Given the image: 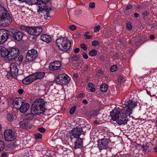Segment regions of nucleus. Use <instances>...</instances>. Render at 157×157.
<instances>
[{
  "instance_id": "obj_15",
  "label": "nucleus",
  "mask_w": 157,
  "mask_h": 157,
  "mask_svg": "<svg viewBox=\"0 0 157 157\" xmlns=\"http://www.w3.org/2000/svg\"><path fill=\"white\" fill-rule=\"evenodd\" d=\"M83 133L82 128H74L71 131V133L74 138H79V136Z\"/></svg>"
},
{
  "instance_id": "obj_48",
  "label": "nucleus",
  "mask_w": 157,
  "mask_h": 157,
  "mask_svg": "<svg viewBox=\"0 0 157 157\" xmlns=\"http://www.w3.org/2000/svg\"><path fill=\"white\" fill-rule=\"evenodd\" d=\"M70 28L72 30H74L76 29V27L75 25H72L70 26Z\"/></svg>"
},
{
  "instance_id": "obj_10",
  "label": "nucleus",
  "mask_w": 157,
  "mask_h": 157,
  "mask_svg": "<svg viewBox=\"0 0 157 157\" xmlns=\"http://www.w3.org/2000/svg\"><path fill=\"white\" fill-rule=\"evenodd\" d=\"M4 135L5 140L7 141H13L16 138L15 133L10 129L6 130Z\"/></svg>"
},
{
  "instance_id": "obj_45",
  "label": "nucleus",
  "mask_w": 157,
  "mask_h": 157,
  "mask_svg": "<svg viewBox=\"0 0 157 157\" xmlns=\"http://www.w3.org/2000/svg\"><path fill=\"white\" fill-rule=\"evenodd\" d=\"M89 6L91 8H94L95 7V3L94 2L90 3L89 5Z\"/></svg>"
},
{
  "instance_id": "obj_38",
  "label": "nucleus",
  "mask_w": 157,
  "mask_h": 157,
  "mask_svg": "<svg viewBox=\"0 0 157 157\" xmlns=\"http://www.w3.org/2000/svg\"><path fill=\"white\" fill-rule=\"evenodd\" d=\"M81 47L84 51H86L87 49V48L86 45L84 44H82L80 45Z\"/></svg>"
},
{
  "instance_id": "obj_22",
  "label": "nucleus",
  "mask_w": 157,
  "mask_h": 157,
  "mask_svg": "<svg viewBox=\"0 0 157 157\" xmlns=\"http://www.w3.org/2000/svg\"><path fill=\"white\" fill-rule=\"evenodd\" d=\"M20 126L23 128H25L27 129L30 128L32 127V125L28 122L25 121H20L19 122Z\"/></svg>"
},
{
  "instance_id": "obj_35",
  "label": "nucleus",
  "mask_w": 157,
  "mask_h": 157,
  "mask_svg": "<svg viewBox=\"0 0 157 157\" xmlns=\"http://www.w3.org/2000/svg\"><path fill=\"white\" fill-rule=\"evenodd\" d=\"M149 13V12L148 11H145L142 13V15L143 17H144L147 16Z\"/></svg>"
},
{
  "instance_id": "obj_42",
  "label": "nucleus",
  "mask_w": 157,
  "mask_h": 157,
  "mask_svg": "<svg viewBox=\"0 0 157 157\" xmlns=\"http://www.w3.org/2000/svg\"><path fill=\"white\" fill-rule=\"evenodd\" d=\"M101 26L99 25H98L96 26L94 28V32H97L99 31L100 29Z\"/></svg>"
},
{
  "instance_id": "obj_50",
  "label": "nucleus",
  "mask_w": 157,
  "mask_h": 157,
  "mask_svg": "<svg viewBox=\"0 0 157 157\" xmlns=\"http://www.w3.org/2000/svg\"><path fill=\"white\" fill-rule=\"evenodd\" d=\"M118 81L119 82H121L123 81V78L121 76H120L119 77Z\"/></svg>"
},
{
  "instance_id": "obj_49",
  "label": "nucleus",
  "mask_w": 157,
  "mask_h": 157,
  "mask_svg": "<svg viewBox=\"0 0 157 157\" xmlns=\"http://www.w3.org/2000/svg\"><path fill=\"white\" fill-rule=\"evenodd\" d=\"M24 92V90L22 89H19L18 90V92L19 94H22Z\"/></svg>"
},
{
  "instance_id": "obj_34",
  "label": "nucleus",
  "mask_w": 157,
  "mask_h": 157,
  "mask_svg": "<svg viewBox=\"0 0 157 157\" xmlns=\"http://www.w3.org/2000/svg\"><path fill=\"white\" fill-rule=\"evenodd\" d=\"M7 118L9 121H11L13 119V117L11 114H9L7 116Z\"/></svg>"
},
{
  "instance_id": "obj_4",
  "label": "nucleus",
  "mask_w": 157,
  "mask_h": 157,
  "mask_svg": "<svg viewBox=\"0 0 157 157\" xmlns=\"http://www.w3.org/2000/svg\"><path fill=\"white\" fill-rule=\"evenodd\" d=\"M56 43L59 50L65 52L68 51L71 46L70 41L65 37H61L57 39Z\"/></svg>"
},
{
  "instance_id": "obj_18",
  "label": "nucleus",
  "mask_w": 157,
  "mask_h": 157,
  "mask_svg": "<svg viewBox=\"0 0 157 157\" xmlns=\"http://www.w3.org/2000/svg\"><path fill=\"white\" fill-rule=\"evenodd\" d=\"M83 139L80 138L76 139V141L75 142L74 148L77 149L82 147Z\"/></svg>"
},
{
  "instance_id": "obj_59",
  "label": "nucleus",
  "mask_w": 157,
  "mask_h": 157,
  "mask_svg": "<svg viewBox=\"0 0 157 157\" xmlns=\"http://www.w3.org/2000/svg\"><path fill=\"white\" fill-rule=\"evenodd\" d=\"M139 15V14L138 13H135L134 14V16L135 17H138Z\"/></svg>"
},
{
  "instance_id": "obj_63",
  "label": "nucleus",
  "mask_w": 157,
  "mask_h": 157,
  "mask_svg": "<svg viewBox=\"0 0 157 157\" xmlns=\"http://www.w3.org/2000/svg\"><path fill=\"white\" fill-rule=\"evenodd\" d=\"M136 45H137V44L135 42V41L133 40L132 41Z\"/></svg>"
},
{
  "instance_id": "obj_40",
  "label": "nucleus",
  "mask_w": 157,
  "mask_h": 157,
  "mask_svg": "<svg viewBox=\"0 0 157 157\" xmlns=\"http://www.w3.org/2000/svg\"><path fill=\"white\" fill-rule=\"evenodd\" d=\"M88 87L87 88V89L88 90H89V88H90L94 87V85L93 84L90 83L88 84Z\"/></svg>"
},
{
  "instance_id": "obj_14",
  "label": "nucleus",
  "mask_w": 157,
  "mask_h": 157,
  "mask_svg": "<svg viewBox=\"0 0 157 157\" xmlns=\"http://www.w3.org/2000/svg\"><path fill=\"white\" fill-rule=\"evenodd\" d=\"M61 65V63L59 61H55L51 63L49 65V69L52 71L58 70Z\"/></svg>"
},
{
  "instance_id": "obj_62",
  "label": "nucleus",
  "mask_w": 157,
  "mask_h": 157,
  "mask_svg": "<svg viewBox=\"0 0 157 157\" xmlns=\"http://www.w3.org/2000/svg\"><path fill=\"white\" fill-rule=\"evenodd\" d=\"M49 0H45V1H43L44 2H49Z\"/></svg>"
},
{
  "instance_id": "obj_25",
  "label": "nucleus",
  "mask_w": 157,
  "mask_h": 157,
  "mask_svg": "<svg viewBox=\"0 0 157 157\" xmlns=\"http://www.w3.org/2000/svg\"><path fill=\"white\" fill-rule=\"evenodd\" d=\"M108 86L106 84H103L100 86V90L102 92H105L107 91L108 89Z\"/></svg>"
},
{
  "instance_id": "obj_19",
  "label": "nucleus",
  "mask_w": 157,
  "mask_h": 157,
  "mask_svg": "<svg viewBox=\"0 0 157 157\" xmlns=\"http://www.w3.org/2000/svg\"><path fill=\"white\" fill-rule=\"evenodd\" d=\"M9 50H7L4 47L0 48V56L2 57L6 58L8 59Z\"/></svg>"
},
{
  "instance_id": "obj_55",
  "label": "nucleus",
  "mask_w": 157,
  "mask_h": 157,
  "mask_svg": "<svg viewBox=\"0 0 157 157\" xmlns=\"http://www.w3.org/2000/svg\"><path fill=\"white\" fill-rule=\"evenodd\" d=\"M84 94L82 93H81L78 94V98H81L83 97Z\"/></svg>"
},
{
  "instance_id": "obj_33",
  "label": "nucleus",
  "mask_w": 157,
  "mask_h": 157,
  "mask_svg": "<svg viewBox=\"0 0 157 157\" xmlns=\"http://www.w3.org/2000/svg\"><path fill=\"white\" fill-rule=\"evenodd\" d=\"M126 28L129 30H131L132 28V27L130 23L128 22L127 24Z\"/></svg>"
},
{
  "instance_id": "obj_29",
  "label": "nucleus",
  "mask_w": 157,
  "mask_h": 157,
  "mask_svg": "<svg viewBox=\"0 0 157 157\" xmlns=\"http://www.w3.org/2000/svg\"><path fill=\"white\" fill-rule=\"evenodd\" d=\"M90 113L91 116H95L98 114V111H90Z\"/></svg>"
},
{
  "instance_id": "obj_20",
  "label": "nucleus",
  "mask_w": 157,
  "mask_h": 157,
  "mask_svg": "<svg viewBox=\"0 0 157 157\" xmlns=\"http://www.w3.org/2000/svg\"><path fill=\"white\" fill-rule=\"evenodd\" d=\"M40 40L47 43H50L52 41L51 37L49 35L43 34L40 37Z\"/></svg>"
},
{
  "instance_id": "obj_12",
  "label": "nucleus",
  "mask_w": 157,
  "mask_h": 157,
  "mask_svg": "<svg viewBox=\"0 0 157 157\" xmlns=\"http://www.w3.org/2000/svg\"><path fill=\"white\" fill-rule=\"evenodd\" d=\"M109 142V139L104 138L98 141V146L99 149L102 150L106 149L108 147V144Z\"/></svg>"
},
{
  "instance_id": "obj_9",
  "label": "nucleus",
  "mask_w": 157,
  "mask_h": 157,
  "mask_svg": "<svg viewBox=\"0 0 157 157\" xmlns=\"http://www.w3.org/2000/svg\"><path fill=\"white\" fill-rule=\"evenodd\" d=\"M42 30V28L40 26L30 27L28 33L31 35L36 36L39 35Z\"/></svg>"
},
{
  "instance_id": "obj_53",
  "label": "nucleus",
  "mask_w": 157,
  "mask_h": 157,
  "mask_svg": "<svg viewBox=\"0 0 157 157\" xmlns=\"http://www.w3.org/2000/svg\"><path fill=\"white\" fill-rule=\"evenodd\" d=\"M23 58L22 56H20L18 57V59L19 60V62H21V61H22V60H23Z\"/></svg>"
},
{
  "instance_id": "obj_60",
  "label": "nucleus",
  "mask_w": 157,
  "mask_h": 157,
  "mask_svg": "<svg viewBox=\"0 0 157 157\" xmlns=\"http://www.w3.org/2000/svg\"><path fill=\"white\" fill-rule=\"evenodd\" d=\"M74 76L75 78H77L78 77V75L77 74H75L74 75Z\"/></svg>"
},
{
  "instance_id": "obj_36",
  "label": "nucleus",
  "mask_w": 157,
  "mask_h": 157,
  "mask_svg": "<svg viewBox=\"0 0 157 157\" xmlns=\"http://www.w3.org/2000/svg\"><path fill=\"white\" fill-rule=\"evenodd\" d=\"M117 66L116 65H113L110 68V71L112 72L115 71L117 69Z\"/></svg>"
},
{
  "instance_id": "obj_23",
  "label": "nucleus",
  "mask_w": 157,
  "mask_h": 157,
  "mask_svg": "<svg viewBox=\"0 0 157 157\" xmlns=\"http://www.w3.org/2000/svg\"><path fill=\"white\" fill-rule=\"evenodd\" d=\"M45 73L44 72H39L35 73L33 74L34 76L35 80L37 79H41L43 78L45 76Z\"/></svg>"
},
{
  "instance_id": "obj_11",
  "label": "nucleus",
  "mask_w": 157,
  "mask_h": 157,
  "mask_svg": "<svg viewBox=\"0 0 157 157\" xmlns=\"http://www.w3.org/2000/svg\"><path fill=\"white\" fill-rule=\"evenodd\" d=\"M18 64L16 62L12 63L10 66V74L13 77L18 74Z\"/></svg>"
},
{
  "instance_id": "obj_21",
  "label": "nucleus",
  "mask_w": 157,
  "mask_h": 157,
  "mask_svg": "<svg viewBox=\"0 0 157 157\" xmlns=\"http://www.w3.org/2000/svg\"><path fill=\"white\" fill-rule=\"evenodd\" d=\"M29 104L28 103L22 104L20 108V111L21 112L24 113L26 112L29 107Z\"/></svg>"
},
{
  "instance_id": "obj_57",
  "label": "nucleus",
  "mask_w": 157,
  "mask_h": 157,
  "mask_svg": "<svg viewBox=\"0 0 157 157\" xmlns=\"http://www.w3.org/2000/svg\"><path fill=\"white\" fill-rule=\"evenodd\" d=\"M155 36L153 35H151L150 36V38L151 40L154 39H155Z\"/></svg>"
},
{
  "instance_id": "obj_13",
  "label": "nucleus",
  "mask_w": 157,
  "mask_h": 157,
  "mask_svg": "<svg viewBox=\"0 0 157 157\" xmlns=\"http://www.w3.org/2000/svg\"><path fill=\"white\" fill-rule=\"evenodd\" d=\"M24 102L25 101L22 99V98H17L13 101V107L17 109H19Z\"/></svg>"
},
{
  "instance_id": "obj_30",
  "label": "nucleus",
  "mask_w": 157,
  "mask_h": 157,
  "mask_svg": "<svg viewBox=\"0 0 157 157\" xmlns=\"http://www.w3.org/2000/svg\"><path fill=\"white\" fill-rule=\"evenodd\" d=\"M5 147V144L4 142L0 140V151L3 149Z\"/></svg>"
},
{
  "instance_id": "obj_43",
  "label": "nucleus",
  "mask_w": 157,
  "mask_h": 157,
  "mask_svg": "<svg viewBox=\"0 0 157 157\" xmlns=\"http://www.w3.org/2000/svg\"><path fill=\"white\" fill-rule=\"evenodd\" d=\"M38 131L41 133L44 132L45 131V129L43 127H40L38 128Z\"/></svg>"
},
{
  "instance_id": "obj_24",
  "label": "nucleus",
  "mask_w": 157,
  "mask_h": 157,
  "mask_svg": "<svg viewBox=\"0 0 157 157\" xmlns=\"http://www.w3.org/2000/svg\"><path fill=\"white\" fill-rule=\"evenodd\" d=\"M31 113L27 114L25 116V119L28 120H31L33 118L34 115H37L31 112Z\"/></svg>"
},
{
  "instance_id": "obj_2",
  "label": "nucleus",
  "mask_w": 157,
  "mask_h": 157,
  "mask_svg": "<svg viewBox=\"0 0 157 157\" xmlns=\"http://www.w3.org/2000/svg\"><path fill=\"white\" fill-rule=\"evenodd\" d=\"M46 101L43 99L37 98L35 100L31 106V112L33 113L40 115L45 112L46 108Z\"/></svg>"
},
{
  "instance_id": "obj_52",
  "label": "nucleus",
  "mask_w": 157,
  "mask_h": 157,
  "mask_svg": "<svg viewBox=\"0 0 157 157\" xmlns=\"http://www.w3.org/2000/svg\"><path fill=\"white\" fill-rule=\"evenodd\" d=\"M82 102L85 105L87 104L88 103V101L86 99H84L82 101Z\"/></svg>"
},
{
  "instance_id": "obj_27",
  "label": "nucleus",
  "mask_w": 157,
  "mask_h": 157,
  "mask_svg": "<svg viewBox=\"0 0 157 157\" xmlns=\"http://www.w3.org/2000/svg\"><path fill=\"white\" fill-rule=\"evenodd\" d=\"M97 54V51L95 49H93L89 52V55L91 56H95Z\"/></svg>"
},
{
  "instance_id": "obj_7",
  "label": "nucleus",
  "mask_w": 157,
  "mask_h": 157,
  "mask_svg": "<svg viewBox=\"0 0 157 157\" xmlns=\"http://www.w3.org/2000/svg\"><path fill=\"white\" fill-rule=\"evenodd\" d=\"M19 51L17 48H12L9 49L8 59L10 60L15 59L19 56Z\"/></svg>"
},
{
  "instance_id": "obj_56",
  "label": "nucleus",
  "mask_w": 157,
  "mask_h": 157,
  "mask_svg": "<svg viewBox=\"0 0 157 157\" xmlns=\"http://www.w3.org/2000/svg\"><path fill=\"white\" fill-rule=\"evenodd\" d=\"M89 90H90V91H91V92H94L95 91V88H94V87L92 88H90V89H89Z\"/></svg>"
},
{
  "instance_id": "obj_6",
  "label": "nucleus",
  "mask_w": 157,
  "mask_h": 157,
  "mask_svg": "<svg viewBox=\"0 0 157 157\" xmlns=\"http://www.w3.org/2000/svg\"><path fill=\"white\" fill-rule=\"evenodd\" d=\"M36 51L33 49L29 50L26 56V62L30 63L33 62L37 57Z\"/></svg>"
},
{
  "instance_id": "obj_17",
  "label": "nucleus",
  "mask_w": 157,
  "mask_h": 157,
  "mask_svg": "<svg viewBox=\"0 0 157 157\" xmlns=\"http://www.w3.org/2000/svg\"><path fill=\"white\" fill-rule=\"evenodd\" d=\"M35 81L34 76L33 75L25 77L22 80L23 83L25 85L29 84Z\"/></svg>"
},
{
  "instance_id": "obj_32",
  "label": "nucleus",
  "mask_w": 157,
  "mask_h": 157,
  "mask_svg": "<svg viewBox=\"0 0 157 157\" xmlns=\"http://www.w3.org/2000/svg\"><path fill=\"white\" fill-rule=\"evenodd\" d=\"M42 137V135L40 133H37L35 135V137L36 139H41Z\"/></svg>"
},
{
  "instance_id": "obj_37",
  "label": "nucleus",
  "mask_w": 157,
  "mask_h": 157,
  "mask_svg": "<svg viewBox=\"0 0 157 157\" xmlns=\"http://www.w3.org/2000/svg\"><path fill=\"white\" fill-rule=\"evenodd\" d=\"M75 109L76 107L75 106L73 107H72L70 110V113L71 114H73L75 111Z\"/></svg>"
},
{
  "instance_id": "obj_8",
  "label": "nucleus",
  "mask_w": 157,
  "mask_h": 157,
  "mask_svg": "<svg viewBox=\"0 0 157 157\" xmlns=\"http://www.w3.org/2000/svg\"><path fill=\"white\" fill-rule=\"evenodd\" d=\"M9 32L5 29H0V44H2L8 39Z\"/></svg>"
},
{
  "instance_id": "obj_5",
  "label": "nucleus",
  "mask_w": 157,
  "mask_h": 157,
  "mask_svg": "<svg viewBox=\"0 0 157 157\" xmlns=\"http://www.w3.org/2000/svg\"><path fill=\"white\" fill-rule=\"evenodd\" d=\"M70 78L65 74H61L58 75L56 79V82L62 86L67 84L70 82Z\"/></svg>"
},
{
  "instance_id": "obj_47",
  "label": "nucleus",
  "mask_w": 157,
  "mask_h": 157,
  "mask_svg": "<svg viewBox=\"0 0 157 157\" xmlns=\"http://www.w3.org/2000/svg\"><path fill=\"white\" fill-rule=\"evenodd\" d=\"M83 57L85 59H86L88 58V56L85 52L83 53Z\"/></svg>"
},
{
  "instance_id": "obj_28",
  "label": "nucleus",
  "mask_w": 157,
  "mask_h": 157,
  "mask_svg": "<svg viewBox=\"0 0 157 157\" xmlns=\"http://www.w3.org/2000/svg\"><path fill=\"white\" fill-rule=\"evenodd\" d=\"M30 27L25 26L23 25H21L20 26V28L21 30H24L27 32L28 33L29 29Z\"/></svg>"
},
{
  "instance_id": "obj_54",
  "label": "nucleus",
  "mask_w": 157,
  "mask_h": 157,
  "mask_svg": "<svg viewBox=\"0 0 157 157\" xmlns=\"http://www.w3.org/2000/svg\"><path fill=\"white\" fill-rule=\"evenodd\" d=\"M80 49L79 48H76L74 50V52L75 53H77L79 52Z\"/></svg>"
},
{
  "instance_id": "obj_1",
  "label": "nucleus",
  "mask_w": 157,
  "mask_h": 157,
  "mask_svg": "<svg viewBox=\"0 0 157 157\" xmlns=\"http://www.w3.org/2000/svg\"><path fill=\"white\" fill-rule=\"evenodd\" d=\"M125 105L124 109L126 111V113L123 109L119 108H115L110 113L111 119L116 121L120 125L127 124V115H130L132 113V108L137 105L136 102L132 100L128 101Z\"/></svg>"
},
{
  "instance_id": "obj_61",
  "label": "nucleus",
  "mask_w": 157,
  "mask_h": 157,
  "mask_svg": "<svg viewBox=\"0 0 157 157\" xmlns=\"http://www.w3.org/2000/svg\"><path fill=\"white\" fill-rule=\"evenodd\" d=\"M154 150H155V151L156 152H157V147H155L154 148Z\"/></svg>"
},
{
  "instance_id": "obj_31",
  "label": "nucleus",
  "mask_w": 157,
  "mask_h": 157,
  "mask_svg": "<svg viewBox=\"0 0 157 157\" xmlns=\"http://www.w3.org/2000/svg\"><path fill=\"white\" fill-rule=\"evenodd\" d=\"M90 33L89 32H86L84 34V36L87 39H90L92 36L91 35H89Z\"/></svg>"
},
{
  "instance_id": "obj_3",
  "label": "nucleus",
  "mask_w": 157,
  "mask_h": 157,
  "mask_svg": "<svg viewBox=\"0 0 157 157\" xmlns=\"http://www.w3.org/2000/svg\"><path fill=\"white\" fill-rule=\"evenodd\" d=\"M12 21V18L6 8L0 5V25L7 26Z\"/></svg>"
},
{
  "instance_id": "obj_39",
  "label": "nucleus",
  "mask_w": 157,
  "mask_h": 157,
  "mask_svg": "<svg viewBox=\"0 0 157 157\" xmlns=\"http://www.w3.org/2000/svg\"><path fill=\"white\" fill-rule=\"evenodd\" d=\"M148 146L147 144L143 145L142 147V150L143 151H146L147 149Z\"/></svg>"
},
{
  "instance_id": "obj_58",
  "label": "nucleus",
  "mask_w": 157,
  "mask_h": 157,
  "mask_svg": "<svg viewBox=\"0 0 157 157\" xmlns=\"http://www.w3.org/2000/svg\"><path fill=\"white\" fill-rule=\"evenodd\" d=\"M6 153H2V154L1 155L2 157H5L6 156Z\"/></svg>"
},
{
  "instance_id": "obj_46",
  "label": "nucleus",
  "mask_w": 157,
  "mask_h": 157,
  "mask_svg": "<svg viewBox=\"0 0 157 157\" xmlns=\"http://www.w3.org/2000/svg\"><path fill=\"white\" fill-rule=\"evenodd\" d=\"M98 44V41L95 40V41H94L92 42V44L93 46H95L97 45Z\"/></svg>"
},
{
  "instance_id": "obj_16",
  "label": "nucleus",
  "mask_w": 157,
  "mask_h": 157,
  "mask_svg": "<svg viewBox=\"0 0 157 157\" xmlns=\"http://www.w3.org/2000/svg\"><path fill=\"white\" fill-rule=\"evenodd\" d=\"M23 36L22 33L20 31H16L13 33V38L15 40L19 41L21 40Z\"/></svg>"
},
{
  "instance_id": "obj_41",
  "label": "nucleus",
  "mask_w": 157,
  "mask_h": 157,
  "mask_svg": "<svg viewBox=\"0 0 157 157\" xmlns=\"http://www.w3.org/2000/svg\"><path fill=\"white\" fill-rule=\"evenodd\" d=\"M78 55H74L72 57V60L75 61L78 60Z\"/></svg>"
},
{
  "instance_id": "obj_64",
  "label": "nucleus",
  "mask_w": 157,
  "mask_h": 157,
  "mask_svg": "<svg viewBox=\"0 0 157 157\" xmlns=\"http://www.w3.org/2000/svg\"><path fill=\"white\" fill-rule=\"evenodd\" d=\"M129 44H132V43H131V40H129Z\"/></svg>"
},
{
  "instance_id": "obj_44",
  "label": "nucleus",
  "mask_w": 157,
  "mask_h": 157,
  "mask_svg": "<svg viewBox=\"0 0 157 157\" xmlns=\"http://www.w3.org/2000/svg\"><path fill=\"white\" fill-rule=\"evenodd\" d=\"M90 69V66L88 65H85L84 67L83 70L85 71H86L88 70H89Z\"/></svg>"
},
{
  "instance_id": "obj_26",
  "label": "nucleus",
  "mask_w": 157,
  "mask_h": 157,
  "mask_svg": "<svg viewBox=\"0 0 157 157\" xmlns=\"http://www.w3.org/2000/svg\"><path fill=\"white\" fill-rule=\"evenodd\" d=\"M119 42L120 44H118L120 45L121 47L123 46V45H124L126 43V39L124 38H121L119 39Z\"/></svg>"
},
{
  "instance_id": "obj_51",
  "label": "nucleus",
  "mask_w": 157,
  "mask_h": 157,
  "mask_svg": "<svg viewBox=\"0 0 157 157\" xmlns=\"http://www.w3.org/2000/svg\"><path fill=\"white\" fill-rule=\"evenodd\" d=\"M132 7V5L131 4H129L126 7V10H128L131 9Z\"/></svg>"
}]
</instances>
